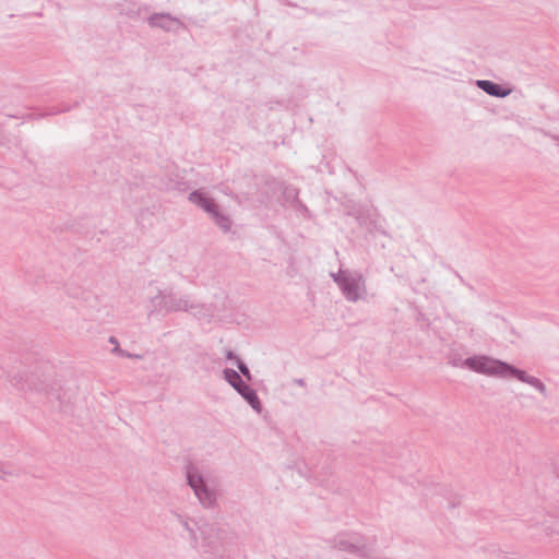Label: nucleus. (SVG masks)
Returning a JSON list of instances; mask_svg holds the SVG:
<instances>
[{
  "mask_svg": "<svg viewBox=\"0 0 559 559\" xmlns=\"http://www.w3.org/2000/svg\"><path fill=\"white\" fill-rule=\"evenodd\" d=\"M147 23L151 27L160 28L167 33L178 34L186 29V24L169 13H153L148 16Z\"/></svg>",
  "mask_w": 559,
  "mask_h": 559,
  "instance_id": "0eeeda50",
  "label": "nucleus"
},
{
  "mask_svg": "<svg viewBox=\"0 0 559 559\" xmlns=\"http://www.w3.org/2000/svg\"><path fill=\"white\" fill-rule=\"evenodd\" d=\"M124 357H128V358H135V359H142L143 356L142 355H139V354H130L127 352L126 356Z\"/></svg>",
  "mask_w": 559,
  "mask_h": 559,
  "instance_id": "b1692460",
  "label": "nucleus"
},
{
  "mask_svg": "<svg viewBox=\"0 0 559 559\" xmlns=\"http://www.w3.org/2000/svg\"><path fill=\"white\" fill-rule=\"evenodd\" d=\"M346 300L357 302L367 294L366 280L360 272L349 271L340 287Z\"/></svg>",
  "mask_w": 559,
  "mask_h": 559,
  "instance_id": "39448f33",
  "label": "nucleus"
},
{
  "mask_svg": "<svg viewBox=\"0 0 559 559\" xmlns=\"http://www.w3.org/2000/svg\"><path fill=\"white\" fill-rule=\"evenodd\" d=\"M463 366L478 373L501 378H515L524 382V370L488 356H474L464 360Z\"/></svg>",
  "mask_w": 559,
  "mask_h": 559,
  "instance_id": "f03ea898",
  "label": "nucleus"
},
{
  "mask_svg": "<svg viewBox=\"0 0 559 559\" xmlns=\"http://www.w3.org/2000/svg\"><path fill=\"white\" fill-rule=\"evenodd\" d=\"M344 549L348 550L349 552H356L358 547L353 544H347Z\"/></svg>",
  "mask_w": 559,
  "mask_h": 559,
  "instance_id": "5701e85b",
  "label": "nucleus"
},
{
  "mask_svg": "<svg viewBox=\"0 0 559 559\" xmlns=\"http://www.w3.org/2000/svg\"><path fill=\"white\" fill-rule=\"evenodd\" d=\"M140 8H138L135 4L129 5L126 10L123 9V13L131 19L138 17L140 15Z\"/></svg>",
  "mask_w": 559,
  "mask_h": 559,
  "instance_id": "f3484780",
  "label": "nucleus"
},
{
  "mask_svg": "<svg viewBox=\"0 0 559 559\" xmlns=\"http://www.w3.org/2000/svg\"><path fill=\"white\" fill-rule=\"evenodd\" d=\"M224 379L233 386V389L242 396V399L258 413L262 409L261 401L251 386H249L241 378L240 373L234 369L226 368L223 370Z\"/></svg>",
  "mask_w": 559,
  "mask_h": 559,
  "instance_id": "20e7f679",
  "label": "nucleus"
},
{
  "mask_svg": "<svg viewBox=\"0 0 559 559\" xmlns=\"http://www.w3.org/2000/svg\"><path fill=\"white\" fill-rule=\"evenodd\" d=\"M188 534L191 540V546L195 548L198 546V537L195 531L191 527L189 528Z\"/></svg>",
  "mask_w": 559,
  "mask_h": 559,
  "instance_id": "6ab92c4d",
  "label": "nucleus"
},
{
  "mask_svg": "<svg viewBox=\"0 0 559 559\" xmlns=\"http://www.w3.org/2000/svg\"><path fill=\"white\" fill-rule=\"evenodd\" d=\"M526 384L531 385L546 396V385L537 378L526 374Z\"/></svg>",
  "mask_w": 559,
  "mask_h": 559,
  "instance_id": "4468645a",
  "label": "nucleus"
},
{
  "mask_svg": "<svg viewBox=\"0 0 559 559\" xmlns=\"http://www.w3.org/2000/svg\"><path fill=\"white\" fill-rule=\"evenodd\" d=\"M150 302L152 309L148 316L154 313L190 311L198 307L190 301L188 296H177L171 292L160 289L151 298Z\"/></svg>",
  "mask_w": 559,
  "mask_h": 559,
  "instance_id": "7ed1b4c3",
  "label": "nucleus"
},
{
  "mask_svg": "<svg viewBox=\"0 0 559 559\" xmlns=\"http://www.w3.org/2000/svg\"><path fill=\"white\" fill-rule=\"evenodd\" d=\"M476 85L486 94L499 98H503L511 93L510 88L503 87L502 85L489 80H478Z\"/></svg>",
  "mask_w": 559,
  "mask_h": 559,
  "instance_id": "6e6552de",
  "label": "nucleus"
},
{
  "mask_svg": "<svg viewBox=\"0 0 559 559\" xmlns=\"http://www.w3.org/2000/svg\"><path fill=\"white\" fill-rule=\"evenodd\" d=\"M176 518L187 532L189 531V528H191L189 523L181 515L176 514Z\"/></svg>",
  "mask_w": 559,
  "mask_h": 559,
  "instance_id": "aec40b11",
  "label": "nucleus"
},
{
  "mask_svg": "<svg viewBox=\"0 0 559 559\" xmlns=\"http://www.w3.org/2000/svg\"><path fill=\"white\" fill-rule=\"evenodd\" d=\"M109 342L115 344V345L118 344V341H117V338L115 336H110L109 337Z\"/></svg>",
  "mask_w": 559,
  "mask_h": 559,
  "instance_id": "a878e982",
  "label": "nucleus"
},
{
  "mask_svg": "<svg viewBox=\"0 0 559 559\" xmlns=\"http://www.w3.org/2000/svg\"><path fill=\"white\" fill-rule=\"evenodd\" d=\"M349 270H340L337 273H331V277L333 281L337 284L338 287H341L343 283V278H345L348 274Z\"/></svg>",
  "mask_w": 559,
  "mask_h": 559,
  "instance_id": "dca6fc26",
  "label": "nucleus"
},
{
  "mask_svg": "<svg viewBox=\"0 0 559 559\" xmlns=\"http://www.w3.org/2000/svg\"><path fill=\"white\" fill-rule=\"evenodd\" d=\"M202 547L205 552L221 554L224 550L223 535L225 532L216 524L205 523L200 526Z\"/></svg>",
  "mask_w": 559,
  "mask_h": 559,
  "instance_id": "423d86ee",
  "label": "nucleus"
},
{
  "mask_svg": "<svg viewBox=\"0 0 559 559\" xmlns=\"http://www.w3.org/2000/svg\"><path fill=\"white\" fill-rule=\"evenodd\" d=\"M187 481L194 492L199 490V488H203L204 486H206L204 478L202 477V475L199 474V472L194 467L188 468Z\"/></svg>",
  "mask_w": 559,
  "mask_h": 559,
  "instance_id": "9d476101",
  "label": "nucleus"
},
{
  "mask_svg": "<svg viewBox=\"0 0 559 559\" xmlns=\"http://www.w3.org/2000/svg\"><path fill=\"white\" fill-rule=\"evenodd\" d=\"M194 493L198 497L201 504L205 508L212 507L216 500L215 493L212 490H210L207 486L199 488V490H197Z\"/></svg>",
  "mask_w": 559,
  "mask_h": 559,
  "instance_id": "ddd939ff",
  "label": "nucleus"
},
{
  "mask_svg": "<svg viewBox=\"0 0 559 559\" xmlns=\"http://www.w3.org/2000/svg\"><path fill=\"white\" fill-rule=\"evenodd\" d=\"M189 200L197 204L199 207L203 209L210 215L214 213V211L218 207L215 201L211 198H207L203 192L195 190L189 194Z\"/></svg>",
  "mask_w": 559,
  "mask_h": 559,
  "instance_id": "1a4fd4ad",
  "label": "nucleus"
},
{
  "mask_svg": "<svg viewBox=\"0 0 559 559\" xmlns=\"http://www.w3.org/2000/svg\"><path fill=\"white\" fill-rule=\"evenodd\" d=\"M212 219L215 222L216 226L221 228L224 233H228L231 228V219L228 215L224 214L217 207L214 213L211 214Z\"/></svg>",
  "mask_w": 559,
  "mask_h": 559,
  "instance_id": "9b49d317",
  "label": "nucleus"
},
{
  "mask_svg": "<svg viewBox=\"0 0 559 559\" xmlns=\"http://www.w3.org/2000/svg\"><path fill=\"white\" fill-rule=\"evenodd\" d=\"M535 524H542L547 535L558 534L559 535V516L543 515V521H536Z\"/></svg>",
  "mask_w": 559,
  "mask_h": 559,
  "instance_id": "f8f14e48",
  "label": "nucleus"
},
{
  "mask_svg": "<svg viewBox=\"0 0 559 559\" xmlns=\"http://www.w3.org/2000/svg\"><path fill=\"white\" fill-rule=\"evenodd\" d=\"M15 476L13 472L5 471L2 466H0V480H8L9 477Z\"/></svg>",
  "mask_w": 559,
  "mask_h": 559,
  "instance_id": "a211bd4d",
  "label": "nucleus"
},
{
  "mask_svg": "<svg viewBox=\"0 0 559 559\" xmlns=\"http://www.w3.org/2000/svg\"><path fill=\"white\" fill-rule=\"evenodd\" d=\"M237 367L239 369V372L248 380V381H251L252 380V376H251V372L248 368V366L240 359V358H237Z\"/></svg>",
  "mask_w": 559,
  "mask_h": 559,
  "instance_id": "2eb2a0df",
  "label": "nucleus"
},
{
  "mask_svg": "<svg viewBox=\"0 0 559 559\" xmlns=\"http://www.w3.org/2000/svg\"><path fill=\"white\" fill-rule=\"evenodd\" d=\"M8 377L11 384L19 391L36 392L47 397L60 399V383L48 364H36L11 370Z\"/></svg>",
  "mask_w": 559,
  "mask_h": 559,
  "instance_id": "f257e3e1",
  "label": "nucleus"
},
{
  "mask_svg": "<svg viewBox=\"0 0 559 559\" xmlns=\"http://www.w3.org/2000/svg\"><path fill=\"white\" fill-rule=\"evenodd\" d=\"M226 358L229 359V360H236L237 361V358H239L237 355H235V353L233 350H227L226 352Z\"/></svg>",
  "mask_w": 559,
  "mask_h": 559,
  "instance_id": "4be33fe9",
  "label": "nucleus"
},
{
  "mask_svg": "<svg viewBox=\"0 0 559 559\" xmlns=\"http://www.w3.org/2000/svg\"><path fill=\"white\" fill-rule=\"evenodd\" d=\"M295 383L298 384L299 386H305L306 385V382H305L304 379H296Z\"/></svg>",
  "mask_w": 559,
  "mask_h": 559,
  "instance_id": "393cba45",
  "label": "nucleus"
},
{
  "mask_svg": "<svg viewBox=\"0 0 559 559\" xmlns=\"http://www.w3.org/2000/svg\"><path fill=\"white\" fill-rule=\"evenodd\" d=\"M112 352H114V353H116V354H118V355H120V356H126V354H127V352H126V350H123V349H121V348L119 347V344H116V346H115V348L112 349Z\"/></svg>",
  "mask_w": 559,
  "mask_h": 559,
  "instance_id": "412c9836",
  "label": "nucleus"
}]
</instances>
